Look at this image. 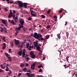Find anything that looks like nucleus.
Wrapping results in <instances>:
<instances>
[{"instance_id":"1","label":"nucleus","mask_w":77,"mask_h":77,"mask_svg":"<svg viewBox=\"0 0 77 77\" xmlns=\"http://www.w3.org/2000/svg\"><path fill=\"white\" fill-rule=\"evenodd\" d=\"M5 54L6 56L8 58V60L7 61H10V62H11L12 60H11V56L9 54H8L6 52H5Z\"/></svg>"},{"instance_id":"2","label":"nucleus","mask_w":77,"mask_h":77,"mask_svg":"<svg viewBox=\"0 0 77 77\" xmlns=\"http://www.w3.org/2000/svg\"><path fill=\"white\" fill-rule=\"evenodd\" d=\"M30 12L32 16L34 17H36L37 14L35 11L31 10V8H30Z\"/></svg>"},{"instance_id":"3","label":"nucleus","mask_w":77,"mask_h":77,"mask_svg":"<svg viewBox=\"0 0 77 77\" xmlns=\"http://www.w3.org/2000/svg\"><path fill=\"white\" fill-rule=\"evenodd\" d=\"M17 3L18 4H19V8H21L23 7V4L20 1H17Z\"/></svg>"},{"instance_id":"4","label":"nucleus","mask_w":77,"mask_h":77,"mask_svg":"<svg viewBox=\"0 0 77 77\" xmlns=\"http://www.w3.org/2000/svg\"><path fill=\"white\" fill-rule=\"evenodd\" d=\"M33 36L35 38L38 39V37H39L38 34L37 32H35L33 35Z\"/></svg>"},{"instance_id":"5","label":"nucleus","mask_w":77,"mask_h":77,"mask_svg":"<svg viewBox=\"0 0 77 77\" xmlns=\"http://www.w3.org/2000/svg\"><path fill=\"white\" fill-rule=\"evenodd\" d=\"M36 65L35 63H33L32 64L31 66V69L35 70V65Z\"/></svg>"},{"instance_id":"6","label":"nucleus","mask_w":77,"mask_h":77,"mask_svg":"<svg viewBox=\"0 0 77 77\" xmlns=\"http://www.w3.org/2000/svg\"><path fill=\"white\" fill-rule=\"evenodd\" d=\"M14 40L15 41V42L16 44V45H18L19 44V40H17L15 39H14Z\"/></svg>"},{"instance_id":"7","label":"nucleus","mask_w":77,"mask_h":77,"mask_svg":"<svg viewBox=\"0 0 77 77\" xmlns=\"http://www.w3.org/2000/svg\"><path fill=\"white\" fill-rule=\"evenodd\" d=\"M33 43H34V46H35V47H36L37 45H38V41H36L35 42H34Z\"/></svg>"},{"instance_id":"8","label":"nucleus","mask_w":77,"mask_h":77,"mask_svg":"<svg viewBox=\"0 0 77 77\" xmlns=\"http://www.w3.org/2000/svg\"><path fill=\"white\" fill-rule=\"evenodd\" d=\"M20 24H21V25H22V26L23 25L24 21V20H23V19L20 20Z\"/></svg>"},{"instance_id":"9","label":"nucleus","mask_w":77,"mask_h":77,"mask_svg":"<svg viewBox=\"0 0 77 77\" xmlns=\"http://www.w3.org/2000/svg\"><path fill=\"white\" fill-rule=\"evenodd\" d=\"M35 47H36V49L38 51H41L40 46H38V45H37V46Z\"/></svg>"},{"instance_id":"10","label":"nucleus","mask_w":77,"mask_h":77,"mask_svg":"<svg viewBox=\"0 0 77 77\" xmlns=\"http://www.w3.org/2000/svg\"><path fill=\"white\" fill-rule=\"evenodd\" d=\"M38 36L39 37H38V38L37 39L38 40H41L42 35H40V34L38 33Z\"/></svg>"},{"instance_id":"11","label":"nucleus","mask_w":77,"mask_h":77,"mask_svg":"<svg viewBox=\"0 0 77 77\" xmlns=\"http://www.w3.org/2000/svg\"><path fill=\"white\" fill-rule=\"evenodd\" d=\"M38 36L39 37H38V38L37 39L38 40H41L42 35H40V34L38 33Z\"/></svg>"},{"instance_id":"12","label":"nucleus","mask_w":77,"mask_h":77,"mask_svg":"<svg viewBox=\"0 0 77 77\" xmlns=\"http://www.w3.org/2000/svg\"><path fill=\"white\" fill-rule=\"evenodd\" d=\"M38 36L39 37H38V38L37 39L38 40H41L42 35H40V34L38 33Z\"/></svg>"},{"instance_id":"13","label":"nucleus","mask_w":77,"mask_h":77,"mask_svg":"<svg viewBox=\"0 0 77 77\" xmlns=\"http://www.w3.org/2000/svg\"><path fill=\"white\" fill-rule=\"evenodd\" d=\"M38 36L39 37H38V38L37 39L38 40H41L42 35H40V34L38 33Z\"/></svg>"},{"instance_id":"14","label":"nucleus","mask_w":77,"mask_h":77,"mask_svg":"<svg viewBox=\"0 0 77 77\" xmlns=\"http://www.w3.org/2000/svg\"><path fill=\"white\" fill-rule=\"evenodd\" d=\"M22 51L21 50V51H19L17 54H18L20 56H21L22 55Z\"/></svg>"},{"instance_id":"15","label":"nucleus","mask_w":77,"mask_h":77,"mask_svg":"<svg viewBox=\"0 0 77 77\" xmlns=\"http://www.w3.org/2000/svg\"><path fill=\"white\" fill-rule=\"evenodd\" d=\"M23 6L24 7L26 8H27V3H23Z\"/></svg>"},{"instance_id":"16","label":"nucleus","mask_w":77,"mask_h":77,"mask_svg":"<svg viewBox=\"0 0 77 77\" xmlns=\"http://www.w3.org/2000/svg\"><path fill=\"white\" fill-rule=\"evenodd\" d=\"M10 23H12L13 25H16V24L14 23L13 20H11V21L10 22Z\"/></svg>"},{"instance_id":"17","label":"nucleus","mask_w":77,"mask_h":77,"mask_svg":"<svg viewBox=\"0 0 77 77\" xmlns=\"http://www.w3.org/2000/svg\"><path fill=\"white\" fill-rule=\"evenodd\" d=\"M26 75L29 77H31V74L30 73H26Z\"/></svg>"},{"instance_id":"18","label":"nucleus","mask_w":77,"mask_h":77,"mask_svg":"<svg viewBox=\"0 0 77 77\" xmlns=\"http://www.w3.org/2000/svg\"><path fill=\"white\" fill-rule=\"evenodd\" d=\"M30 54L32 56L34 54V52L33 51H31L30 53Z\"/></svg>"},{"instance_id":"19","label":"nucleus","mask_w":77,"mask_h":77,"mask_svg":"<svg viewBox=\"0 0 77 77\" xmlns=\"http://www.w3.org/2000/svg\"><path fill=\"white\" fill-rule=\"evenodd\" d=\"M35 57V55L34 54L31 56V57L32 59H34Z\"/></svg>"},{"instance_id":"20","label":"nucleus","mask_w":77,"mask_h":77,"mask_svg":"<svg viewBox=\"0 0 77 77\" xmlns=\"http://www.w3.org/2000/svg\"><path fill=\"white\" fill-rule=\"evenodd\" d=\"M23 31H26L27 30V28L24 27V28H23Z\"/></svg>"},{"instance_id":"21","label":"nucleus","mask_w":77,"mask_h":77,"mask_svg":"<svg viewBox=\"0 0 77 77\" xmlns=\"http://www.w3.org/2000/svg\"><path fill=\"white\" fill-rule=\"evenodd\" d=\"M20 27H18L16 28V29L15 30L16 31H18V30H20Z\"/></svg>"},{"instance_id":"22","label":"nucleus","mask_w":77,"mask_h":77,"mask_svg":"<svg viewBox=\"0 0 77 77\" xmlns=\"http://www.w3.org/2000/svg\"><path fill=\"white\" fill-rule=\"evenodd\" d=\"M24 66V64H23V63H22V64H20V67H21L22 68Z\"/></svg>"},{"instance_id":"23","label":"nucleus","mask_w":77,"mask_h":77,"mask_svg":"<svg viewBox=\"0 0 77 77\" xmlns=\"http://www.w3.org/2000/svg\"><path fill=\"white\" fill-rule=\"evenodd\" d=\"M2 23H3V24H6L5 21L4 20H3V19H2Z\"/></svg>"},{"instance_id":"24","label":"nucleus","mask_w":77,"mask_h":77,"mask_svg":"<svg viewBox=\"0 0 77 77\" xmlns=\"http://www.w3.org/2000/svg\"><path fill=\"white\" fill-rule=\"evenodd\" d=\"M23 70L24 72H26L27 70V69L26 68H25L23 69Z\"/></svg>"},{"instance_id":"25","label":"nucleus","mask_w":77,"mask_h":77,"mask_svg":"<svg viewBox=\"0 0 77 77\" xmlns=\"http://www.w3.org/2000/svg\"><path fill=\"white\" fill-rule=\"evenodd\" d=\"M13 13L12 12H10L9 13V16H10L11 17H13V14H12Z\"/></svg>"},{"instance_id":"26","label":"nucleus","mask_w":77,"mask_h":77,"mask_svg":"<svg viewBox=\"0 0 77 77\" xmlns=\"http://www.w3.org/2000/svg\"><path fill=\"white\" fill-rule=\"evenodd\" d=\"M50 35H46L45 36V39H48V38H49V37H50Z\"/></svg>"},{"instance_id":"27","label":"nucleus","mask_w":77,"mask_h":77,"mask_svg":"<svg viewBox=\"0 0 77 77\" xmlns=\"http://www.w3.org/2000/svg\"><path fill=\"white\" fill-rule=\"evenodd\" d=\"M19 32V31H17L16 32H15V36H17V35H18V33Z\"/></svg>"},{"instance_id":"28","label":"nucleus","mask_w":77,"mask_h":77,"mask_svg":"<svg viewBox=\"0 0 77 77\" xmlns=\"http://www.w3.org/2000/svg\"><path fill=\"white\" fill-rule=\"evenodd\" d=\"M28 50L29 51H30L32 49V46H29V47H28Z\"/></svg>"},{"instance_id":"29","label":"nucleus","mask_w":77,"mask_h":77,"mask_svg":"<svg viewBox=\"0 0 77 77\" xmlns=\"http://www.w3.org/2000/svg\"><path fill=\"white\" fill-rule=\"evenodd\" d=\"M60 34H58L57 35V36H58V38L60 39Z\"/></svg>"},{"instance_id":"30","label":"nucleus","mask_w":77,"mask_h":77,"mask_svg":"<svg viewBox=\"0 0 77 77\" xmlns=\"http://www.w3.org/2000/svg\"><path fill=\"white\" fill-rule=\"evenodd\" d=\"M6 69H5V70L6 71H8V69H9V68H8V66H6Z\"/></svg>"},{"instance_id":"31","label":"nucleus","mask_w":77,"mask_h":77,"mask_svg":"<svg viewBox=\"0 0 77 77\" xmlns=\"http://www.w3.org/2000/svg\"><path fill=\"white\" fill-rule=\"evenodd\" d=\"M0 28H1V32H3V27H0Z\"/></svg>"},{"instance_id":"32","label":"nucleus","mask_w":77,"mask_h":77,"mask_svg":"<svg viewBox=\"0 0 77 77\" xmlns=\"http://www.w3.org/2000/svg\"><path fill=\"white\" fill-rule=\"evenodd\" d=\"M3 30H4V32L6 34L8 33L7 30H4V29H3Z\"/></svg>"},{"instance_id":"33","label":"nucleus","mask_w":77,"mask_h":77,"mask_svg":"<svg viewBox=\"0 0 77 77\" xmlns=\"http://www.w3.org/2000/svg\"><path fill=\"white\" fill-rule=\"evenodd\" d=\"M51 26L50 25H48L47 27H46L47 29H49L51 27Z\"/></svg>"},{"instance_id":"34","label":"nucleus","mask_w":77,"mask_h":77,"mask_svg":"<svg viewBox=\"0 0 77 77\" xmlns=\"http://www.w3.org/2000/svg\"><path fill=\"white\" fill-rule=\"evenodd\" d=\"M5 37L4 36L3 37L2 40L3 41L5 42L6 40L5 39Z\"/></svg>"},{"instance_id":"35","label":"nucleus","mask_w":77,"mask_h":77,"mask_svg":"<svg viewBox=\"0 0 77 77\" xmlns=\"http://www.w3.org/2000/svg\"><path fill=\"white\" fill-rule=\"evenodd\" d=\"M11 73V70H10L8 72V75H10Z\"/></svg>"},{"instance_id":"36","label":"nucleus","mask_w":77,"mask_h":77,"mask_svg":"<svg viewBox=\"0 0 77 77\" xmlns=\"http://www.w3.org/2000/svg\"><path fill=\"white\" fill-rule=\"evenodd\" d=\"M42 18H45V15H42Z\"/></svg>"},{"instance_id":"37","label":"nucleus","mask_w":77,"mask_h":77,"mask_svg":"<svg viewBox=\"0 0 77 77\" xmlns=\"http://www.w3.org/2000/svg\"><path fill=\"white\" fill-rule=\"evenodd\" d=\"M32 20V17H29L28 18V21H30Z\"/></svg>"},{"instance_id":"38","label":"nucleus","mask_w":77,"mask_h":77,"mask_svg":"<svg viewBox=\"0 0 77 77\" xmlns=\"http://www.w3.org/2000/svg\"><path fill=\"white\" fill-rule=\"evenodd\" d=\"M20 29H21V28H23L24 27V26H23V25H21L20 26Z\"/></svg>"},{"instance_id":"39","label":"nucleus","mask_w":77,"mask_h":77,"mask_svg":"<svg viewBox=\"0 0 77 77\" xmlns=\"http://www.w3.org/2000/svg\"><path fill=\"white\" fill-rule=\"evenodd\" d=\"M69 57V56H67L66 58L67 61L68 62V58Z\"/></svg>"},{"instance_id":"40","label":"nucleus","mask_w":77,"mask_h":77,"mask_svg":"<svg viewBox=\"0 0 77 77\" xmlns=\"http://www.w3.org/2000/svg\"><path fill=\"white\" fill-rule=\"evenodd\" d=\"M10 44L11 47H13V43L12 42H11V43L10 42Z\"/></svg>"},{"instance_id":"41","label":"nucleus","mask_w":77,"mask_h":77,"mask_svg":"<svg viewBox=\"0 0 77 77\" xmlns=\"http://www.w3.org/2000/svg\"><path fill=\"white\" fill-rule=\"evenodd\" d=\"M34 75H35L34 73L31 74V77H32H32L34 76Z\"/></svg>"},{"instance_id":"42","label":"nucleus","mask_w":77,"mask_h":77,"mask_svg":"<svg viewBox=\"0 0 77 77\" xmlns=\"http://www.w3.org/2000/svg\"><path fill=\"white\" fill-rule=\"evenodd\" d=\"M1 67L2 69H4V67H3V66L2 65H1Z\"/></svg>"},{"instance_id":"43","label":"nucleus","mask_w":77,"mask_h":77,"mask_svg":"<svg viewBox=\"0 0 77 77\" xmlns=\"http://www.w3.org/2000/svg\"><path fill=\"white\" fill-rule=\"evenodd\" d=\"M26 53L24 52H23L22 53V55H26Z\"/></svg>"},{"instance_id":"44","label":"nucleus","mask_w":77,"mask_h":77,"mask_svg":"<svg viewBox=\"0 0 77 77\" xmlns=\"http://www.w3.org/2000/svg\"><path fill=\"white\" fill-rule=\"evenodd\" d=\"M26 59H27V62H28V61L29 60V57H27L26 58Z\"/></svg>"},{"instance_id":"45","label":"nucleus","mask_w":77,"mask_h":77,"mask_svg":"<svg viewBox=\"0 0 77 77\" xmlns=\"http://www.w3.org/2000/svg\"><path fill=\"white\" fill-rule=\"evenodd\" d=\"M41 41H43L45 40V39L44 38H43L42 37H41Z\"/></svg>"},{"instance_id":"46","label":"nucleus","mask_w":77,"mask_h":77,"mask_svg":"<svg viewBox=\"0 0 77 77\" xmlns=\"http://www.w3.org/2000/svg\"><path fill=\"white\" fill-rule=\"evenodd\" d=\"M23 52H24V53H26V50L25 49H23Z\"/></svg>"},{"instance_id":"47","label":"nucleus","mask_w":77,"mask_h":77,"mask_svg":"<svg viewBox=\"0 0 77 77\" xmlns=\"http://www.w3.org/2000/svg\"><path fill=\"white\" fill-rule=\"evenodd\" d=\"M14 21H15L16 23H17V22H18V20L14 19Z\"/></svg>"},{"instance_id":"48","label":"nucleus","mask_w":77,"mask_h":77,"mask_svg":"<svg viewBox=\"0 0 77 77\" xmlns=\"http://www.w3.org/2000/svg\"><path fill=\"white\" fill-rule=\"evenodd\" d=\"M42 69H39V70L38 72H42Z\"/></svg>"},{"instance_id":"49","label":"nucleus","mask_w":77,"mask_h":77,"mask_svg":"<svg viewBox=\"0 0 77 77\" xmlns=\"http://www.w3.org/2000/svg\"><path fill=\"white\" fill-rule=\"evenodd\" d=\"M27 72H31V71H30V70H27Z\"/></svg>"},{"instance_id":"50","label":"nucleus","mask_w":77,"mask_h":77,"mask_svg":"<svg viewBox=\"0 0 77 77\" xmlns=\"http://www.w3.org/2000/svg\"><path fill=\"white\" fill-rule=\"evenodd\" d=\"M42 65H39V66H38V67L39 68H40L42 67Z\"/></svg>"},{"instance_id":"51","label":"nucleus","mask_w":77,"mask_h":77,"mask_svg":"<svg viewBox=\"0 0 77 77\" xmlns=\"http://www.w3.org/2000/svg\"><path fill=\"white\" fill-rule=\"evenodd\" d=\"M11 50L10 49H9V53H11Z\"/></svg>"},{"instance_id":"52","label":"nucleus","mask_w":77,"mask_h":77,"mask_svg":"<svg viewBox=\"0 0 77 77\" xmlns=\"http://www.w3.org/2000/svg\"><path fill=\"white\" fill-rule=\"evenodd\" d=\"M5 11L6 12V11H8V9L7 8H5Z\"/></svg>"},{"instance_id":"53","label":"nucleus","mask_w":77,"mask_h":77,"mask_svg":"<svg viewBox=\"0 0 77 77\" xmlns=\"http://www.w3.org/2000/svg\"><path fill=\"white\" fill-rule=\"evenodd\" d=\"M22 75V73H19V74H18V76L20 77V75Z\"/></svg>"},{"instance_id":"54","label":"nucleus","mask_w":77,"mask_h":77,"mask_svg":"<svg viewBox=\"0 0 77 77\" xmlns=\"http://www.w3.org/2000/svg\"><path fill=\"white\" fill-rule=\"evenodd\" d=\"M6 48V46H3V47L2 48L3 49H5Z\"/></svg>"},{"instance_id":"55","label":"nucleus","mask_w":77,"mask_h":77,"mask_svg":"<svg viewBox=\"0 0 77 77\" xmlns=\"http://www.w3.org/2000/svg\"><path fill=\"white\" fill-rule=\"evenodd\" d=\"M63 11L62 10H61L60 11H59V13H62V12Z\"/></svg>"},{"instance_id":"56","label":"nucleus","mask_w":77,"mask_h":77,"mask_svg":"<svg viewBox=\"0 0 77 77\" xmlns=\"http://www.w3.org/2000/svg\"><path fill=\"white\" fill-rule=\"evenodd\" d=\"M30 35H31V37L32 36L33 37L34 36L33 33H31Z\"/></svg>"},{"instance_id":"57","label":"nucleus","mask_w":77,"mask_h":77,"mask_svg":"<svg viewBox=\"0 0 77 77\" xmlns=\"http://www.w3.org/2000/svg\"><path fill=\"white\" fill-rule=\"evenodd\" d=\"M18 48H20V44H19L18 45Z\"/></svg>"},{"instance_id":"58","label":"nucleus","mask_w":77,"mask_h":77,"mask_svg":"<svg viewBox=\"0 0 77 77\" xmlns=\"http://www.w3.org/2000/svg\"><path fill=\"white\" fill-rule=\"evenodd\" d=\"M10 4H13V3H14V2H13V1H10Z\"/></svg>"},{"instance_id":"59","label":"nucleus","mask_w":77,"mask_h":77,"mask_svg":"<svg viewBox=\"0 0 77 77\" xmlns=\"http://www.w3.org/2000/svg\"><path fill=\"white\" fill-rule=\"evenodd\" d=\"M26 46H28V47H29V44H28V43H27V44H26Z\"/></svg>"},{"instance_id":"60","label":"nucleus","mask_w":77,"mask_h":77,"mask_svg":"<svg viewBox=\"0 0 77 77\" xmlns=\"http://www.w3.org/2000/svg\"><path fill=\"white\" fill-rule=\"evenodd\" d=\"M3 71L2 70V69H0V72H3Z\"/></svg>"},{"instance_id":"61","label":"nucleus","mask_w":77,"mask_h":77,"mask_svg":"<svg viewBox=\"0 0 77 77\" xmlns=\"http://www.w3.org/2000/svg\"><path fill=\"white\" fill-rule=\"evenodd\" d=\"M23 44H22V45H21V46H20V48H22L23 47Z\"/></svg>"},{"instance_id":"62","label":"nucleus","mask_w":77,"mask_h":77,"mask_svg":"<svg viewBox=\"0 0 77 77\" xmlns=\"http://www.w3.org/2000/svg\"><path fill=\"white\" fill-rule=\"evenodd\" d=\"M6 1H7V2H8V4H9V3H10V2H9V0H6Z\"/></svg>"},{"instance_id":"63","label":"nucleus","mask_w":77,"mask_h":77,"mask_svg":"<svg viewBox=\"0 0 77 77\" xmlns=\"http://www.w3.org/2000/svg\"><path fill=\"white\" fill-rule=\"evenodd\" d=\"M8 19H11V17L10 16V15H9L8 16Z\"/></svg>"},{"instance_id":"64","label":"nucleus","mask_w":77,"mask_h":77,"mask_svg":"<svg viewBox=\"0 0 77 77\" xmlns=\"http://www.w3.org/2000/svg\"><path fill=\"white\" fill-rule=\"evenodd\" d=\"M25 12L26 14H29V13L28 12Z\"/></svg>"}]
</instances>
